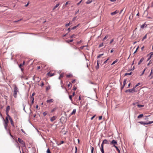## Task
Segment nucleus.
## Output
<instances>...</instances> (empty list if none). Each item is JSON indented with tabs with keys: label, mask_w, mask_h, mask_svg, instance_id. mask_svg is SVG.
Masks as SVG:
<instances>
[{
	"label": "nucleus",
	"mask_w": 153,
	"mask_h": 153,
	"mask_svg": "<svg viewBox=\"0 0 153 153\" xmlns=\"http://www.w3.org/2000/svg\"><path fill=\"white\" fill-rule=\"evenodd\" d=\"M13 86L14 87L13 95L14 97L16 98L17 97V94L19 92V90L16 85L14 84Z\"/></svg>",
	"instance_id": "f257e3e1"
},
{
	"label": "nucleus",
	"mask_w": 153,
	"mask_h": 153,
	"mask_svg": "<svg viewBox=\"0 0 153 153\" xmlns=\"http://www.w3.org/2000/svg\"><path fill=\"white\" fill-rule=\"evenodd\" d=\"M18 141L19 143L22 145L23 147H24L25 146V142L22 139L19 138H18Z\"/></svg>",
	"instance_id": "f03ea898"
},
{
	"label": "nucleus",
	"mask_w": 153,
	"mask_h": 153,
	"mask_svg": "<svg viewBox=\"0 0 153 153\" xmlns=\"http://www.w3.org/2000/svg\"><path fill=\"white\" fill-rule=\"evenodd\" d=\"M138 123H140L141 124L143 125H148V124L153 123V121H149V122H148V123H145V122H143V121H140V122H139Z\"/></svg>",
	"instance_id": "7ed1b4c3"
},
{
	"label": "nucleus",
	"mask_w": 153,
	"mask_h": 153,
	"mask_svg": "<svg viewBox=\"0 0 153 153\" xmlns=\"http://www.w3.org/2000/svg\"><path fill=\"white\" fill-rule=\"evenodd\" d=\"M110 144L113 145V146L115 148V147H117L116 145L117 144V142L114 140H113L111 142Z\"/></svg>",
	"instance_id": "20e7f679"
},
{
	"label": "nucleus",
	"mask_w": 153,
	"mask_h": 153,
	"mask_svg": "<svg viewBox=\"0 0 153 153\" xmlns=\"http://www.w3.org/2000/svg\"><path fill=\"white\" fill-rule=\"evenodd\" d=\"M125 92L126 93H132L133 92H135V90L134 88L133 87L132 89H128L126 90L125 91Z\"/></svg>",
	"instance_id": "39448f33"
},
{
	"label": "nucleus",
	"mask_w": 153,
	"mask_h": 153,
	"mask_svg": "<svg viewBox=\"0 0 153 153\" xmlns=\"http://www.w3.org/2000/svg\"><path fill=\"white\" fill-rule=\"evenodd\" d=\"M10 109V106H7L6 108V114L8 117H9V115L8 114V112Z\"/></svg>",
	"instance_id": "423d86ee"
},
{
	"label": "nucleus",
	"mask_w": 153,
	"mask_h": 153,
	"mask_svg": "<svg viewBox=\"0 0 153 153\" xmlns=\"http://www.w3.org/2000/svg\"><path fill=\"white\" fill-rule=\"evenodd\" d=\"M8 123V122H4V126L5 129L7 131V126L8 125H7Z\"/></svg>",
	"instance_id": "0eeeda50"
},
{
	"label": "nucleus",
	"mask_w": 153,
	"mask_h": 153,
	"mask_svg": "<svg viewBox=\"0 0 153 153\" xmlns=\"http://www.w3.org/2000/svg\"><path fill=\"white\" fill-rule=\"evenodd\" d=\"M9 117V120H10V122L11 124V125L13 126H14V123H13V120H12V118L10 117V116H9V117Z\"/></svg>",
	"instance_id": "6e6552de"
},
{
	"label": "nucleus",
	"mask_w": 153,
	"mask_h": 153,
	"mask_svg": "<svg viewBox=\"0 0 153 153\" xmlns=\"http://www.w3.org/2000/svg\"><path fill=\"white\" fill-rule=\"evenodd\" d=\"M119 10H115V11L111 13V15L113 16V15H115V14L118 13H119Z\"/></svg>",
	"instance_id": "1a4fd4ad"
},
{
	"label": "nucleus",
	"mask_w": 153,
	"mask_h": 153,
	"mask_svg": "<svg viewBox=\"0 0 153 153\" xmlns=\"http://www.w3.org/2000/svg\"><path fill=\"white\" fill-rule=\"evenodd\" d=\"M153 68H152V69H151V72L150 73L149 75V77L150 76H151V77L150 78V79H152L153 77V75H152L153 74Z\"/></svg>",
	"instance_id": "9d476101"
},
{
	"label": "nucleus",
	"mask_w": 153,
	"mask_h": 153,
	"mask_svg": "<svg viewBox=\"0 0 153 153\" xmlns=\"http://www.w3.org/2000/svg\"><path fill=\"white\" fill-rule=\"evenodd\" d=\"M56 118L55 116H53V117L51 118L50 119V120L51 122H53L56 120Z\"/></svg>",
	"instance_id": "9b49d317"
},
{
	"label": "nucleus",
	"mask_w": 153,
	"mask_h": 153,
	"mask_svg": "<svg viewBox=\"0 0 153 153\" xmlns=\"http://www.w3.org/2000/svg\"><path fill=\"white\" fill-rule=\"evenodd\" d=\"M54 101V100L53 99H51L50 100H47V103H52Z\"/></svg>",
	"instance_id": "f8f14e48"
},
{
	"label": "nucleus",
	"mask_w": 153,
	"mask_h": 153,
	"mask_svg": "<svg viewBox=\"0 0 153 153\" xmlns=\"http://www.w3.org/2000/svg\"><path fill=\"white\" fill-rule=\"evenodd\" d=\"M31 104H33L34 103V98L33 97H31ZM31 105H30L31 107Z\"/></svg>",
	"instance_id": "ddd939ff"
},
{
	"label": "nucleus",
	"mask_w": 153,
	"mask_h": 153,
	"mask_svg": "<svg viewBox=\"0 0 153 153\" xmlns=\"http://www.w3.org/2000/svg\"><path fill=\"white\" fill-rule=\"evenodd\" d=\"M47 75L50 76H52L53 75H55L54 73H53L52 74H51L50 73V72H49L47 74Z\"/></svg>",
	"instance_id": "4468645a"
},
{
	"label": "nucleus",
	"mask_w": 153,
	"mask_h": 153,
	"mask_svg": "<svg viewBox=\"0 0 153 153\" xmlns=\"http://www.w3.org/2000/svg\"><path fill=\"white\" fill-rule=\"evenodd\" d=\"M99 61L98 60L97 61V66H96L95 67V68L96 69H97V70L98 69H99Z\"/></svg>",
	"instance_id": "2eb2a0df"
},
{
	"label": "nucleus",
	"mask_w": 153,
	"mask_h": 153,
	"mask_svg": "<svg viewBox=\"0 0 153 153\" xmlns=\"http://www.w3.org/2000/svg\"><path fill=\"white\" fill-rule=\"evenodd\" d=\"M144 59L143 58H141L140 61L139 62L138 64L139 65H140L141 64V63L143 61Z\"/></svg>",
	"instance_id": "dca6fc26"
},
{
	"label": "nucleus",
	"mask_w": 153,
	"mask_h": 153,
	"mask_svg": "<svg viewBox=\"0 0 153 153\" xmlns=\"http://www.w3.org/2000/svg\"><path fill=\"white\" fill-rule=\"evenodd\" d=\"M76 112V109H74L72 112V113L70 115H72L73 114H75Z\"/></svg>",
	"instance_id": "f3484780"
},
{
	"label": "nucleus",
	"mask_w": 153,
	"mask_h": 153,
	"mask_svg": "<svg viewBox=\"0 0 153 153\" xmlns=\"http://www.w3.org/2000/svg\"><path fill=\"white\" fill-rule=\"evenodd\" d=\"M72 22H69V23H68V24H66L65 25V26H66V27H68L70 25H71L72 24Z\"/></svg>",
	"instance_id": "a211bd4d"
},
{
	"label": "nucleus",
	"mask_w": 153,
	"mask_h": 153,
	"mask_svg": "<svg viewBox=\"0 0 153 153\" xmlns=\"http://www.w3.org/2000/svg\"><path fill=\"white\" fill-rule=\"evenodd\" d=\"M103 141H104L105 144H109L108 141L107 140L105 139Z\"/></svg>",
	"instance_id": "6ab92c4d"
},
{
	"label": "nucleus",
	"mask_w": 153,
	"mask_h": 153,
	"mask_svg": "<svg viewBox=\"0 0 153 153\" xmlns=\"http://www.w3.org/2000/svg\"><path fill=\"white\" fill-rule=\"evenodd\" d=\"M63 76H64V73H61L60 74V75L59 77V79H60L61 78L63 77Z\"/></svg>",
	"instance_id": "aec40b11"
},
{
	"label": "nucleus",
	"mask_w": 153,
	"mask_h": 153,
	"mask_svg": "<svg viewBox=\"0 0 153 153\" xmlns=\"http://www.w3.org/2000/svg\"><path fill=\"white\" fill-rule=\"evenodd\" d=\"M92 0H88L86 2V4H88L91 3L92 2Z\"/></svg>",
	"instance_id": "412c9836"
},
{
	"label": "nucleus",
	"mask_w": 153,
	"mask_h": 153,
	"mask_svg": "<svg viewBox=\"0 0 153 153\" xmlns=\"http://www.w3.org/2000/svg\"><path fill=\"white\" fill-rule=\"evenodd\" d=\"M59 3L57 4L53 8V10H55L56 8H57L59 5Z\"/></svg>",
	"instance_id": "4be33fe9"
},
{
	"label": "nucleus",
	"mask_w": 153,
	"mask_h": 153,
	"mask_svg": "<svg viewBox=\"0 0 153 153\" xmlns=\"http://www.w3.org/2000/svg\"><path fill=\"white\" fill-rule=\"evenodd\" d=\"M3 120L4 121V122H9V121H8V117H6V120L4 119V118L3 117Z\"/></svg>",
	"instance_id": "5701e85b"
},
{
	"label": "nucleus",
	"mask_w": 153,
	"mask_h": 153,
	"mask_svg": "<svg viewBox=\"0 0 153 153\" xmlns=\"http://www.w3.org/2000/svg\"><path fill=\"white\" fill-rule=\"evenodd\" d=\"M143 114H140L138 116L137 118L138 119L142 117H143Z\"/></svg>",
	"instance_id": "b1692460"
},
{
	"label": "nucleus",
	"mask_w": 153,
	"mask_h": 153,
	"mask_svg": "<svg viewBox=\"0 0 153 153\" xmlns=\"http://www.w3.org/2000/svg\"><path fill=\"white\" fill-rule=\"evenodd\" d=\"M132 74V72H131L129 73H126L125 74V76H127V75H130Z\"/></svg>",
	"instance_id": "393cba45"
},
{
	"label": "nucleus",
	"mask_w": 153,
	"mask_h": 153,
	"mask_svg": "<svg viewBox=\"0 0 153 153\" xmlns=\"http://www.w3.org/2000/svg\"><path fill=\"white\" fill-rule=\"evenodd\" d=\"M73 41V40L72 39L69 40H67L66 41V42L68 43H69L70 42H72Z\"/></svg>",
	"instance_id": "a878e982"
},
{
	"label": "nucleus",
	"mask_w": 153,
	"mask_h": 153,
	"mask_svg": "<svg viewBox=\"0 0 153 153\" xmlns=\"http://www.w3.org/2000/svg\"><path fill=\"white\" fill-rule=\"evenodd\" d=\"M137 106L138 108H141V107H143L144 106V105H140V104H138L137 105Z\"/></svg>",
	"instance_id": "bb28decb"
},
{
	"label": "nucleus",
	"mask_w": 153,
	"mask_h": 153,
	"mask_svg": "<svg viewBox=\"0 0 153 153\" xmlns=\"http://www.w3.org/2000/svg\"><path fill=\"white\" fill-rule=\"evenodd\" d=\"M146 25V27L147 26V25L145 24V23L144 24H143L141 26V28H143L144 27H145V25Z\"/></svg>",
	"instance_id": "cd10ccee"
},
{
	"label": "nucleus",
	"mask_w": 153,
	"mask_h": 153,
	"mask_svg": "<svg viewBox=\"0 0 153 153\" xmlns=\"http://www.w3.org/2000/svg\"><path fill=\"white\" fill-rule=\"evenodd\" d=\"M118 61L117 59H116L115 61H114L111 64V65H112L114 64H115V63H116Z\"/></svg>",
	"instance_id": "c85d7f7f"
},
{
	"label": "nucleus",
	"mask_w": 153,
	"mask_h": 153,
	"mask_svg": "<svg viewBox=\"0 0 153 153\" xmlns=\"http://www.w3.org/2000/svg\"><path fill=\"white\" fill-rule=\"evenodd\" d=\"M147 38V34L145 35L143 37V38L142 41H143L145 39H146Z\"/></svg>",
	"instance_id": "c756f323"
},
{
	"label": "nucleus",
	"mask_w": 153,
	"mask_h": 153,
	"mask_svg": "<svg viewBox=\"0 0 153 153\" xmlns=\"http://www.w3.org/2000/svg\"><path fill=\"white\" fill-rule=\"evenodd\" d=\"M115 148L118 151V153H120V151L117 147H115Z\"/></svg>",
	"instance_id": "7c9ffc66"
},
{
	"label": "nucleus",
	"mask_w": 153,
	"mask_h": 153,
	"mask_svg": "<svg viewBox=\"0 0 153 153\" xmlns=\"http://www.w3.org/2000/svg\"><path fill=\"white\" fill-rule=\"evenodd\" d=\"M108 35H107L105 36L103 39V40L104 41V40H105V39H107L108 38Z\"/></svg>",
	"instance_id": "2f4dec72"
},
{
	"label": "nucleus",
	"mask_w": 153,
	"mask_h": 153,
	"mask_svg": "<svg viewBox=\"0 0 153 153\" xmlns=\"http://www.w3.org/2000/svg\"><path fill=\"white\" fill-rule=\"evenodd\" d=\"M140 82L138 83L137 85H136L134 88V89L137 87V86H138L139 85H140Z\"/></svg>",
	"instance_id": "473e14b6"
},
{
	"label": "nucleus",
	"mask_w": 153,
	"mask_h": 153,
	"mask_svg": "<svg viewBox=\"0 0 153 153\" xmlns=\"http://www.w3.org/2000/svg\"><path fill=\"white\" fill-rule=\"evenodd\" d=\"M46 153H51V152H50V149H49V148H48V149L47 150V152H46Z\"/></svg>",
	"instance_id": "72a5a7b5"
},
{
	"label": "nucleus",
	"mask_w": 153,
	"mask_h": 153,
	"mask_svg": "<svg viewBox=\"0 0 153 153\" xmlns=\"http://www.w3.org/2000/svg\"><path fill=\"white\" fill-rule=\"evenodd\" d=\"M72 95H71L69 96V98L71 101H72Z\"/></svg>",
	"instance_id": "f704fd0d"
},
{
	"label": "nucleus",
	"mask_w": 153,
	"mask_h": 153,
	"mask_svg": "<svg viewBox=\"0 0 153 153\" xmlns=\"http://www.w3.org/2000/svg\"><path fill=\"white\" fill-rule=\"evenodd\" d=\"M103 55V53H102V54H100L98 56H97V58H100L101 56H102Z\"/></svg>",
	"instance_id": "c9c22d12"
},
{
	"label": "nucleus",
	"mask_w": 153,
	"mask_h": 153,
	"mask_svg": "<svg viewBox=\"0 0 153 153\" xmlns=\"http://www.w3.org/2000/svg\"><path fill=\"white\" fill-rule=\"evenodd\" d=\"M103 46V43H102L101 44H100L99 46V48H100Z\"/></svg>",
	"instance_id": "e433bc0d"
},
{
	"label": "nucleus",
	"mask_w": 153,
	"mask_h": 153,
	"mask_svg": "<svg viewBox=\"0 0 153 153\" xmlns=\"http://www.w3.org/2000/svg\"><path fill=\"white\" fill-rule=\"evenodd\" d=\"M43 115L45 116L47 114V112H45L43 113Z\"/></svg>",
	"instance_id": "4c0bfd02"
},
{
	"label": "nucleus",
	"mask_w": 153,
	"mask_h": 153,
	"mask_svg": "<svg viewBox=\"0 0 153 153\" xmlns=\"http://www.w3.org/2000/svg\"><path fill=\"white\" fill-rule=\"evenodd\" d=\"M94 150V148L93 147H92L91 148V153H93Z\"/></svg>",
	"instance_id": "58836bf2"
},
{
	"label": "nucleus",
	"mask_w": 153,
	"mask_h": 153,
	"mask_svg": "<svg viewBox=\"0 0 153 153\" xmlns=\"http://www.w3.org/2000/svg\"><path fill=\"white\" fill-rule=\"evenodd\" d=\"M50 89V87L49 86L46 87V90L47 91L49 89Z\"/></svg>",
	"instance_id": "ea45409f"
},
{
	"label": "nucleus",
	"mask_w": 153,
	"mask_h": 153,
	"mask_svg": "<svg viewBox=\"0 0 153 153\" xmlns=\"http://www.w3.org/2000/svg\"><path fill=\"white\" fill-rule=\"evenodd\" d=\"M146 69V68H145V69L144 70H143V72L140 75V76H142L143 75V74H144V72H145V71Z\"/></svg>",
	"instance_id": "a19ab883"
},
{
	"label": "nucleus",
	"mask_w": 153,
	"mask_h": 153,
	"mask_svg": "<svg viewBox=\"0 0 153 153\" xmlns=\"http://www.w3.org/2000/svg\"><path fill=\"white\" fill-rule=\"evenodd\" d=\"M22 20V19H19V20H17V21H13V22H14H14H19V21H21V20Z\"/></svg>",
	"instance_id": "79ce46f5"
},
{
	"label": "nucleus",
	"mask_w": 153,
	"mask_h": 153,
	"mask_svg": "<svg viewBox=\"0 0 153 153\" xmlns=\"http://www.w3.org/2000/svg\"><path fill=\"white\" fill-rule=\"evenodd\" d=\"M126 79H125L124 80V81H123V85H125V84L126 83Z\"/></svg>",
	"instance_id": "37998d69"
},
{
	"label": "nucleus",
	"mask_w": 153,
	"mask_h": 153,
	"mask_svg": "<svg viewBox=\"0 0 153 153\" xmlns=\"http://www.w3.org/2000/svg\"><path fill=\"white\" fill-rule=\"evenodd\" d=\"M77 27V26H75L74 27H73L72 28H71V29L72 30H74Z\"/></svg>",
	"instance_id": "c03bdc74"
},
{
	"label": "nucleus",
	"mask_w": 153,
	"mask_h": 153,
	"mask_svg": "<svg viewBox=\"0 0 153 153\" xmlns=\"http://www.w3.org/2000/svg\"><path fill=\"white\" fill-rule=\"evenodd\" d=\"M100 149L101 150H103V146H101V147L100 148Z\"/></svg>",
	"instance_id": "a18cd8bd"
},
{
	"label": "nucleus",
	"mask_w": 153,
	"mask_h": 153,
	"mask_svg": "<svg viewBox=\"0 0 153 153\" xmlns=\"http://www.w3.org/2000/svg\"><path fill=\"white\" fill-rule=\"evenodd\" d=\"M138 48H139V47L138 46L137 47V49H136V50H135V51L134 53H133L134 54L136 53V52L137 51V50L138 49Z\"/></svg>",
	"instance_id": "49530a36"
},
{
	"label": "nucleus",
	"mask_w": 153,
	"mask_h": 153,
	"mask_svg": "<svg viewBox=\"0 0 153 153\" xmlns=\"http://www.w3.org/2000/svg\"><path fill=\"white\" fill-rule=\"evenodd\" d=\"M102 116H100L99 117V120H101L102 118Z\"/></svg>",
	"instance_id": "de8ad7c7"
},
{
	"label": "nucleus",
	"mask_w": 153,
	"mask_h": 153,
	"mask_svg": "<svg viewBox=\"0 0 153 153\" xmlns=\"http://www.w3.org/2000/svg\"><path fill=\"white\" fill-rule=\"evenodd\" d=\"M71 76H72V75L71 74H68V75H67L66 76L67 77H70Z\"/></svg>",
	"instance_id": "09e8293b"
},
{
	"label": "nucleus",
	"mask_w": 153,
	"mask_h": 153,
	"mask_svg": "<svg viewBox=\"0 0 153 153\" xmlns=\"http://www.w3.org/2000/svg\"><path fill=\"white\" fill-rule=\"evenodd\" d=\"M82 1V0H81L79 2L77 3V5H79L80 4V3H81V2Z\"/></svg>",
	"instance_id": "8fccbe9b"
},
{
	"label": "nucleus",
	"mask_w": 153,
	"mask_h": 153,
	"mask_svg": "<svg viewBox=\"0 0 153 153\" xmlns=\"http://www.w3.org/2000/svg\"><path fill=\"white\" fill-rule=\"evenodd\" d=\"M109 59V58H108V59H107L106 61H105L104 62V64H105L107 63V61H108V60Z\"/></svg>",
	"instance_id": "3c124183"
},
{
	"label": "nucleus",
	"mask_w": 153,
	"mask_h": 153,
	"mask_svg": "<svg viewBox=\"0 0 153 153\" xmlns=\"http://www.w3.org/2000/svg\"><path fill=\"white\" fill-rule=\"evenodd\" d=\"M114 39H112L110 42V44H111L114 41Z\"/></svg>",
	"instance_id": "603ef678"
},
{
	"label": "nucleus",
	"mask_w": 153,
	"mask_h": 153,
	"mask_svg": "<svg viewBox=\"0 0 153 153\" xmlns=\"http://www.w3.org/2000/svg\"><path fill=\"white\" fill-rule=\"evenodd\" d=\"M95 117V115H94V116H93L92 117H91V120H92Z\"/></svg>",
	"instance_id": "864d4df0"
},
{
	"label": "nucleus",
	"mask_w": 153,
	"mask_h": 153,
	"mask_svg": "<svg viewBox=\"0 0 153 153\" xmlns=\"http://www.w3.org/2000/svg\"><path fill=\"white\" fill-rule=\"evenodd\" d=\"M22 64H20L19 65V67L20 68H21L22 67Z\"/></svg>",
	"instance_id": "5fc2aeb1"
},
{
	"label": "nucleus",
	"mask_w": 153,
	"mask_h": 153,
	"mask_svg": "<svg viewBox=\"0 0 153 153\" xmlns=\"http://www.w3.org/2000/svg\"><path fill=\"white\" fill-rule=\"evenodd\" d=\"M150 56H152L153 55V52L150 53Z\"/></svg>",
	"instance_id": "6e6d98bb"
},
{
	"label": "nucleus",
	"mask_w": 153,
	"mask_h": 153,
	"mask_svg": "<svg viewBox=\"0 0 153 153\" xmlns=\"http://www.w3.org/2000/svg\"><path fill=\"white\" fill-rule=\"evenodd\" d=\"M55 110H56V109H55V108H53V109L51 110V112H53V111H54Z\"/></svg>",
	"instance_id": "4d7b16f0"
},
{
	"label": "nucleus",
	"mask_w": 153,
	"mask_h": 153,
	"mask_svg": "<svg viewBox=\"0 0 153 153\" xmlns=\"http://www.w3.org/2000/svg\"><path fill=\"white\" fill-rule=\"evenodd\" d=\"M76 17H75L74 18L72 19V21H74L76 19Z\"/></svg>",
	"instance_id": "13d9d810"
},
{
	"label": "nucleus",
	"mask_w": 153,
	"mask_h": 153,
	"mask_svg": "<svg viewBox=\"0 0 153 153\" xmlns=\"http://www.w3.org/2000/svg\"><path fill=\"white\" fill-rule=\"evenodd\" d=\"M23 110H24L25 111V106L24 105V104H23Z\"/></svg>",
	"instance_id": "bf43d9fd"
},
{
	"label": "nucleus",
	"mask_w": 153,
	"mask_h": 153,
	"mask_svg": "<svg viewBox=\"0 0 153 153\" xmlns=\"http://www.w3.org/2000/svg\"><path fill=\"white\" fill-rule=\"evenodd\" d=\"M77 89V88L76 87H74L73 88V89L74 90V91H75Z\"/></svg>",
	"instance_id": "052dcab7"
},
{
	"label": "nucleus",
	"mask_w": 153,
	"mask_h": 153,
	"mask_svg": "<svg viewBox=\"0 0 153 153\" xmlns=\"http://www.w3.org/2000/svg\"><path fill=\"white\" fill-rule=\"evenodd\" d=\"M105 144V143H104V141H102V143L101 144V146H103V144Z\"/></svg>",
	"instance_id": "680f3d73"
},
{
	"label": "nucleus",
	"mask_w": 153,
	"mask_h": 153,
	"mask_svg": "<svg viewBox=\"0 0 153 153\" xmlns=\"http://www.w3.org/2000/svg\"><path fill=\"white\" fill-rule=\"evenodd\" d=\"M29 4V2H28V3H27V4H26V5H25V7H27V6L28 5V4Z\"/></svg>",
	"instance_id": "e2e57ef3"
},
{
	"label": "nucleus",
	"mask_w": 153,
	"mask_h": 153,
	"mask_svg": "<svg viewBox=\"0 0 153 153\" xmlns=\"http://www.w3.org/2000/svg\"><path fill=\"white\" fill-rule=\"evenodd\" d=\"M75 79H74V80H73L72 81V83H75Z\"/></svg>",
	"instance_id": "0e129e2a"
},
{
	"label": "nucleus",
	"mask_w": 153,
	"mask_h": 153,
	"mask_svg": "<svg viewBox=\"0 0 153 153\" xmlns=\"http://www.w3.org/2000/svg\"><path fill=\"white\" fill-rule=\"evenodd\" d=\"M114 51V50L113 49H111V51H110V52L111 53H113Z\"/></svg>",
	"instance_id": "69168bd1"
},
{
	"label": "nucleus",
	"mask_w": 153,
	"mask_h": 153,
	"mask_svg": "<svg viewBox=\"0 0 153 153\" xmlns=\"http://www.w3.org/2000/svg\"><path fill=\"white\" fill-rule=\"evenodd\" d=\"M71 82H69V83L68 84V87H70V86H71Z\"/></svg>",
	"instance_id": "338daca9"
},
{
	"label": "nucleus",
	"mask_w": 153,
	"mask_h": 153,
	"mask_svg": "<svg viewBox=\"0 0 153 153\" xmlns=\"http://www.w3.org/2000/svg\"><path fill=\"white\" fill-rule=\"evenodd\" d=\"M44 83L43 82H42V84H41V86L42 87L43 86H44Z\"/></svg>",
	"instance_id": "774afa93"
}]
</instances>
